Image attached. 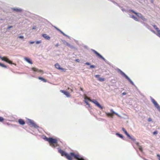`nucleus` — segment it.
Returning <instances> with one entry per match:
<instances>
[{
  "instance_id": "nucleus-3",
  "label": "nucleus",
  "mask_w": 160,
  "mask_h": 160,
  "mask_svg": "<svg viewBox=\"0 0 160 160\" xmlns=\"http://www.w3.org/2000/svg\"><path fill=\"white\" fill-rule=\"evenodd\" d=\"M69 156L70 158V159H68L69 160H72L73 158L78 160H84L78 153H76L73 152H71L69 154Z\"/></svg>"
},
{
  "instance_id": "nucleus-27",
  "label": "nucleus",
  "mask_w": 160,
  "mask_h": 160,
  "mask_svg": "<svg viewBox=\"0 0 160 160\" xmlns=\"http://www.w3.org/2000/svg\"><path fill=\"white\" fill-rule=\"evenodd\" d=\"M158 32V36L160 37V30H158V31H157Z\"/></svg>"
},
{
  "instance_id": "nucleus-2",
  "label": "nucleus",
  "mask_w": 160,
  "mask_h": 160,
  "mask_svg": "<svg viewBox=\"0 0 160 160\" xmlns=\"http://www.w3.org/2000/svg\"><path fill=\"white\" fill-rule=\"evenodd\" d=\"M85 102L86 104L87 105H88V106L90 107V104L89 103L86 101V100L88 99V100L90 101L93 103H94L98 107L100 108L101 109H102V107L100 105V104L98 103V102L95 99L91 100L87 96H85L84 97Z\"/></svg>"
},
{
  "instance_id": "nucleus-29",
  "label": "nucleus",
  "mask_w": 160,
  "mask_h": 160,
  "mask_svg": "<svg viewBox=\"0 0 160 160\" xmlns=\"http://www.w3.org/2000/svg\"><path fill=\"white\" fill-rule=\"evenodd\" d=\"M131 17L133 18L134 20H136L137 19V18L135 17L134 15H132L131 16Z\"/></svg>"
},
{
  "instance_id": "nucleus-8",
  "label": "nucleus",
  "mask_w": 160,
  "mask_h": 160,
  "mask_svg": "<svg viewBox=\"0 0 160 160\" xmlns=\"http://www.w3.org/2000/svg\"><path fill=\"white\" fill-rule=\"evenodd\" d=\"M93 52L96 55L98 58H101L104 61L105 60V59L99 53L97 52L94 50H92Z\"/></svg>"
},
{
  "instance_id": "nucleus-18",
  "label": "nucleus",
  "mask_w": 160,
  "mask_h": 160,
  "mask_svg": "<svg viewBox=\"0 0 160 160\" xmlns=\"http://www.w3.org/2000/svg\"><path fill=\"white\" fill-rule=\"evenodd\" d=\"M42 36L46 39L49 40L50 39V37L46 34H43Z\"/></svg>"
},
{
  "instance_id": "nucleus-47",
  "label": "nucleus",
  "mask_w": 160,
  "mask_h": 160,
  "mask_svg": "<svg viewBox=\"0 0 160 160\" xmlns=\"http://www.w3.org/2000/svg\"><path fill=\"white\" fill-rule=\"evenodd\" d=\"M152 32H154V33H155V31H153V30H152Z\"/></svg>"
},
{
  "instance_id": "nucleus-16",
  "label": "nucleus",
  "mask_w": 160,
  "mask_h": 160,
  "mask_svg": "<svg viewBox=\"0 0 160 160\" xmlns=\"http://www.w3.org/2000/svg\"><path fill=\"white\" fill-rule=\"evenodd\" d=\"M25 60L28 63L30 64H32V60L29 58L27 57H25L24 58Z\"/></svg>"
},
{
  "instance_id": "nucleus-39",
  "label": "nucleus",
  "mask_w": 160,
  "mask_h": 160,
  "mask_svg": "<svg viewBox=\"0 0 160 160\" xmlns=\"http://www.w3.org/2000/svg\"><path fill=\"white\" fill-rule=\"evenodd\" d=\"M85 64L87 65H90V63L88 62H87L85 63Z\"/></svg>"
},
{
  "instance_id": "nucleus-20",
  "label": "nucleus",
  "mask_w": 160,
  "mask_h": 160,
  "mask_svg": "<svg viewBox=\"0 0 160 160\" xmlns=\"http://www.w3.org/2000/svg\"><path fill=\"white\" fill-rule=\"evenodd\" d=\"M38 79L40 80H41L44 82H47V80L46 79L42 77H39L38 78Z\"/></svg>"
},
{
  "instance_id": "nucleus-7",
  "label": "nucleus",
  "mask_w": 160,
  "mask_h": 160,
  "mask_svg": "<svg viewBox=\"0 0 160 160\" xmlns=\"http://www.w3.org/2000/svg\"><path fill=\"white\" fill-rule=\"evenodd\" d=\"M110 111L111 112V113H106V114L108 117H111V118H112L114 114L117 115V114L114 112L113 111V110L112 109H111Z\"/></svg>"
},
{
  "instance_id": "nucleus-33",
  "label": "nucleus",
  "mask_w": 160,
  "mask_h": 160,
  "mask_svg": "<svg viewBox=\"0 0 160 160\" xmlns=\"http://www.w3.org/2000/svg\"><path fill=\"white\" fill-rule=\"evenodd\" d=\"M95 66L94 65H91L90 66V68H95Z\"/></svg>"
},
{
  "instance_id": "nucleus-45",
  "label": "nucleus",
  "mask_w": 160,
  "mask_h": 160,
  "mask_svg": "<svg viewBox=\"0 0 160 160\" xmlns=\"http://www.w3.org/2000/svg\"><path fill=\"white\" fill-rule=\"evenodd\" d=\"M151 2L152 3H153V0H151Z\"/></svg>"
},
{
  "instance_id": "nucleus-13",
  "label": "nucleus",
  "mask_w": 160,
  "mask_h": 160,
  "mask_svg": "<svg viewBox=\"0 0 160 160\" xmlns=\"http://www.w3.org/2000/svg\"><path fill=\"white\" fill-rule=\"evenodd\" d=\"M32 70L34 72H41L42 73H43V71H42V70L38 69V68H32Z\"/></svg>"
},
{
  "instance_id": "nucleus-35",
  "label": "nucleus",
  "mask_w": 160,
  "mask_h": 160,
  "mask_svg": "<svg viewBox=\"0 0 160 160\" xmlns=\"http://www.w3.org/2000/svg\"><path fill=\"white\" fill-rule=\"evenodd\" d=\"M36 28V26H33L32 28V29H35Z\"/></svg>"
},
{
  "instance_id": "nucleus-41",
  "label": "nucleus",
  "mask_w": 160,
  "mask_h": 160,
  "mask_svg": "<svg viewBox=\"0 0 160 160\" xmlns=\"http://www.w3.org/2000/svg\"><path fill=\"white\" fill-rule=\"evenodd\" d=\"M127 94V93L125 92H123L122 93L123 95H125Z\"/></svg>"
},
{
  "instance_id": "nucleus-48",
  "label": "nucleus",
  "mask_w": 160,
  "mask_h": 160,
  "mask_svg": "<svg viewBox=\"0 0 160 160\" xmlns=\"http://www.w3.org/2000/svg\"><path fill=\"white\" fill-rule=\"evenodd\" d=\"M70 89L69 88H68V89Z\"/></svg>"
},
{
  "instance_id": "nucleus-12",
  "label": "nucleus",
  "mask_w": 160,
  "mask_h": 160,
  "mask_svg": "<svg viewBox=\"0 0 160 160\" xmlns=\"http://www.w3.org/2000/svg\"><path fill=\"white\" fill-rule=\"evenodd\" d=\"M60 91L65 95L67 97H71L70 94L68 92L63 90H61Z\"/></svg>"
},
{
  "instance_id": "nucleus-6",
  "label": "nucleus",
  "mask_w": 160,
  "mask_h": 160,
  "mask_svg": "<svg viewBox=\"0 0 160 160\" xmlns=\"http://www.w3.org/2000/svg\"><path fill=\"white\" fill-rule=\"evenodd\" d=\"M120 73L122 75H123L125 78L127 79L128 81L130 82V83L132 84V85H134V83L125 74L122 72V71L120 70Z\"/></svg>"
},
{
  "instance_id": "nucleus-34",
  "label": "nucleus",
  "mask_w": 160,
  "mask_h": 160,
  "mask_svg": "<svg viewBox=\"0 0 160 160\" xmlns=\"http://www.w3.org/2000/svg\"><path fill=\"white\" fill-rule=\"evenodd\" d=\"M157 156L159 160H160V155L159 154H157Z\"/></svg>"
},
{
  "instance_id": "nucleus-1",
  "label": "nucleus",
  "mask_w": 160,
  "mask_h": 160,
  "mask_svg": "<svg viewBox=\"0 0 160 160\" xmlns=\"http://www.w3.org/2000/svg\"><path fill=\"white\" fill-rule=\"evenodd\" d=\"M45 140L49 142L50 145L52 147L55 148L58 146V140L56 139L52 138H46Z\"/></svg>"
},
{
  "instance_id": "nucleus-10",
  "label": "nucleus",
  "mask_w": 160,
  "mask_h": 160,
  "mask_svg": "<svg viewBox=\"0 0 160 160\" xmlns=\"http://www.w3.org/2000/svg\"><path fill=\"white\" fill-rule=\"evenodd\" d=\"M55 67L58 70H62L64 72L66 71V69L64 68H61L60 65L58 63H57L55 65Z\"/></svg>"
},
{
  "instance_id": "nucleus-14",
  "label": "nucleus",
  "mask_w": 160,
  "mask_h": 160,
  "mask_svg": "<svg viewBox=\"0 0 160 160\" xmlns=\"http://www.w3.org/2000/svg\"><path fill=\"white\" fill-rule=\"evenodd\" d=\"M96 78L98 79V80L100 81H103L105 80V79L103 78H100V75H95Z\"/></svg>"
},
{
  "instance_id": "nucleus-32",
  "label": "nucleus",
  "mask_w": 160,
  "mask_h": 160,
  "mask_svg": "<svg viewBox=\"0 0 160 160\" xmlns=\"http://www.w3.org/2000/svg\"><path fill=\"white\" fill-rule=\"evenodd\" d=\"M41 41H37L36 43L37 44L41 43Z\"/></svg>"
},
{
  "instance_id": "nucleus-25",
  "label": "nucleus",
  "mask_w": 160,
  "mask_h": 160,
  "mask_svg": "<svg viewBox=\"0 0 160 160\" xmlns=\"http://www.w3.org/2000/svg\"><path fill=\"white\" fill-rule=\"evenodd\" d=\"M0 66L6 68H7V66L6 65L1 63H0Z\"/></svg>"
},
{
  "instance_id": "nucleus-46",
  "label": "nucleus",
  "mask_w": 160,
  "mask_h": 160,
  "mask_svg": "<svg viewBox=\"0 0 160 160\" xmlns=\"http://www.w3.org/2000/svg\"><path fill=\"white\" fill-rule=\"evenodd\" d=\"M70 90L71 91V92H73V90L72 89H70Z\"/></svg>"
},
{
  "instance_id": "nucleus-23",
  "label": "nucleus",
  "mask_w": 160,
  "mask_h": 160,
  "mask_svg": "<svg viewBox=\"0 0 160 160\" xmlns=\"http://www.w3.org/2000/svg\"><path fill=\"white\" fill-rule=\"evenodd\" d=\"M116 135L122 138H123V136H122V135L121 134H119L118 133H116Z\"/></svg>"
},
{
  "instance_id": "nucleus-17",
  "label": "nucleus",
  "mask_w": 160,
  "mask_h": 160,
  "mask_svg": "<svg viewBox=\"0 0 160 160\" xmlns=\"http://www.w3.org/2000/svg\"><path fill=\"white\" fill-rule=\"evenodd\" d=\"M56 29L58 31H59L63 35L67 36L68 38L69 39H70V37L68 36H67L66 35L64 32H63L62 31L60 30L59 29L57 28H56Z\"/></svg>"
},
{
  "instance_id": "nucleus-28",
  "label": "nucleus",
  "mask_w": 160,
  "mask_h": 160,
  "mask_svg": "<svg viewBox=\"0 0 160 160\" xmlns=\"http://www.w3.org/2000/svg\"><path fill=\"white\" fill-rule=\"evenodd\" d=\"M4 120V119L2 117H0V122H2Z\"/></svg>"
},
{
  "instance_id": "nucleus-30",
  "label": "nucleus",
  "mask_w": 160,
  "mask_h": 160,
  "mask_svg": "<svg viewBox=\"0 0 160 160\" xmlns=\"http://www.w3.org/2000/svg\"><path fill=\"white\" fill-rule=\"evenodd\" d=\"M153 133L154 135L157 134L158 133V132L157 131H155L153 132Z\"/></svg>"
},
{
  "instance_id": "nucleus-15",
  "label": "nucleus",
  "mask_w": 160,
  "mask_h": 160,
  "mask_svg": "<svg viewBox=\"0 0 160 160\" xmlns=\"http://www.w3.org/2000/svg\"><path fill=\"white\" fill-rule=\"evenodd\" d=\"M18 122L20 124L22 125H24L25 124V121L21 119H19Z\"/></svg>"
},
{
  "instance_id": "nucleus-44",
  "label": "nucleus",
  "mask_w": 160,
  "mask_h": 160,
  "mask_svg": "<svg viewBox=\"0 0 160 160\" xmlns=\"http://www.w3.org/2000/svg\"><path fill=\"white\" fill-rule=\"evenodd\" d=\"M12 26H9V27H8V28L9 29V28H12Z\"/></svg>"
},
{
  "instance_id": "nucleus-11",
  "label": "nucleus",
  "mask_w": 160,
  "mask_h": 160,
  "mask_svg": "<svg viewBox=\"0 0 160 160\" xmlns=\"http://www.w3.org/2000/svg\"><path fill=\"white\" fill-rule=\"evenodd\" d=\"M122 130L123 131V132H124V133L126 134V135L129 138L131 139L132 140H135V139H133L132 138L131 136L129 135V134L127 132L126 130H125V129L122 128Z\"/></svg>"
},
{
  "instance_id": "nucleus-19",
  "label": "nucleus",
  "mask_w": 160,
  "mask_h": 160,
  "mask_svg": "<svg viewBox=\"0 0 160 160\" xmlns=\"http://www.w3.org/2000/svg\"><path fill=\"white\" fill-rule=\"evenodd\" d=\"M130 11H131V12H132L133 13H134L136 15H137L138 16H141L142 15L140 13H138L137 12H135V11H134L133 10H131Z\"/></svg>"
},
{
  "instance_id": "nucleus-36",
  "label": "nucleus",
  "mask_w": 160,
  "mask_h": 160,
  "mask_svg": "<svg viewBox=\"0 0 160 160\" xmlns=\"http://www.w3.org/2000/svg\"><path fill=\"white\" fill-rule=\"evenodd\" d=\"M19 38L21 39H23V37L22 36H21L18 37Z\"/></svg>"
},
{
  "instance_id": "nucleus-22",
  "label": "nucleus",
  "mask_w": 160,
  "mask_h": 160,
  "mask_svg": "<svg viewBox=\"0 0 160 160\" xmlns=\"http://www.w3.org/2000/svg\"><path fill=\"white\" fill-rule=\"evenodd\" d=\"M32 127H33L35 128H38V127L37 125L34 122L32 123V124L31 125Z\"/></svg>"
},
{
  "instance_id": "nucleus-38",
  "label": "nucleus",
  "mask_w": 160,
  "mask_h": 160,
  "mask_svg": "<svg viewBox=\"0 0 160 160\" xmlns=\"http://www.w3.org/2000/svg\"><path fill=\"white\" fill-rule=\"evenodd\" d=\"M136 144L137 145V146H138H138H140V145H139V142H136Z\"/></svg>"
},
{
  "instance_id": "nucleus-5",
  "label": "nucleus",
  "mask_w": 160,
  "mask_h": 160,
  "mask_svg": "<svg viewBox=\"0 0 160 160\" xmlns=\"http://www.w3.org/2000/svg\"><path fill=\"white\" fill-rule=\"evenodd\" d=\"M0 58L1 59L2 61H4L9 63V64H13L16 65L14 63H13L11 61L9 60V59L8 58H7V57H0Z\"/></svg>"
},
{
  "instance_id": "nucleus-24",
  "label": "nucleus",
  "mask_w": 160,
  "mask_h": 160,
  "mask_svg": "<svg viewBox=\"0 0 160 160\" xmlns=\"http://www.w3.org/2000/svg\"><path fill=\"white\" fill-rule=\"evenodd\" d=\"M153 27L157 31H158L159 30V28H158L157 26L155 25H153Z\"/></svg>"
},
{
  "instance_id": "nucleus-26",
  "label": "nucleus",
  "mask_w": 160,
  "mask_h": 160,
  "mask_svg": "<svg viewBox=\"0 0 160 160\" xmlns=\"http://www.w3.org/2000/svg\"><path fill=\"white\" fill-rule=\"evenodd\" d=\"M138 147V148H139V150L141 152H142V151H143V150H142V147L141 146H139Z\"/></svg>"
},
{
  "instance_id": "nucleus-43",
  "label": "nucleus",
  "mask_w": 160,
  "mask_h": 160,
  "mask_svg": "<svg viewBox=\"0 0 160 160\" xmlns=\"http://www.w3.org/2000/svg\"><path fill=\"white\" fill-rule=\"evenodd\" d=\"M80 90H81L82 91H83V88H80Z\"/></svg>"
},
{
  "instance_id": "nucleus-9",
  "label": "nucleus",
  "mask_w": 160,
  "mask_h": 160,
  "mask_svg": "<svg viewBox=\"0 0 160 160\" xmlns=\"http://www.w3.org/2000/svg\"><path fill=\"white\" fill-rule=\"evenodd\" d=\"M152 101L153 103L154 104L155 107L157 108L158 110L160 111V106L155 101V100L154 99H152Z\"/></svg>"
},
{
  "instance_id": "nucleus-4",
  "label": "nucleus",
  "mask_w": 160,
  "mask_h": 160,
  "mask_svg": "<svg viewBox=\"0 0 160 160\" xmlns=\"http://www.w3.org/2000/svg\"><path fill=\"white\" fill-rule=\"evenodd\" d=\"M58 152L61 154L62 156H65L67 159H70L69 154L65 152L64 151L60 149L58 150Z\"/></svg>"
},
{
  "instance_id": "nucleus-42",
  "label": "nucleus",
  "mask_w": 160,
  "mask_h": 160,
  "mask_svg": "<svg viewBox=\"0 0 160 160\" xmlns=\"http://www.w3.org/2000/svg\"><path fill=\"white\" fill-rule=\"evenodd\" d=\"M30 43L32 44L34 43V42H30Z\"/></svg>"
},
{
  "instance_id": "nucleus-40",
  "label": "nucleus",
  "mask_w": 160,
  "mask_h": 160,
  "mask_svg": "<svg viewBox=\"0 0 160 160\" xmlns=\"http://www.w3.org/2000/svg\"><path fill=\"white\" fill-rule=\"evenodd\" d=\"M148 121L149 122H150L152 121V119L150 118H149L148 119Z\"/></svg>"
},
{
  "instance_id": "nucleus-31",
  "label": "nucleus",
  "mask_w": 160,
  "mask_h": 160,
  "mask_svg": "<svg viewBox=\"0 0 160 160\" xmlns=\"http://www.w3.org/2000/svg\"><path fill=\"white\" fill-rule=\"evenodd\" d=\"M29 122L31 124V125L32 124V123L34 122L33 121L31 120H30L29 121Z\"/></svg>"
},
{
  "instance_id": "nucleus-21",
  "label": "nucleus",
  "mask_w": 160,
  "mask_h": 160,
  "mask_svg": "<svg viewBox=\"0 0 160 160\" xmlns=\"http://www.w3.org/2000/svg\"><path fill=\"white\" fill-rule=\"evenodd\" d=\"M13 10L17 12H21L22 10L21 9L18 8H13Z\"/></svg>"
},
{
  "instance_id": "nucleus-37",
  "label": "nucleus",
  "mask_w": 160,
  "mask_h": 160,
  "mask_svg": "<svg viewBox=\"0 0 160 160\" xmlns=\"http://www.w3.org/2000/svg\"><path fill=\"white\" fill-rule=\"evenodd\" d=\"M75 61L77 62H80V60L79 59H76L75 60Z\"/></svg>"
}]
</instances>
